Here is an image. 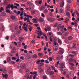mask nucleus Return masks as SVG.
<instances>
[{"instance_id": "nucleus-1", "label": "nucleus", "mask_w": 79, "mask_h": 79, "mask_svg": "<svg viewBox=\"0 0 79 79\" xmlns=\"http://www.w3.org/2000/svg\"><path fill=\"white\" fill-rule=\"evenodd\" d=\"M37 29L39 30L38 31V36H41V35H43V32L41 31V29H40V27H37Z\"/></svg>"}, {"instance_id": "nucleus-2", "label": "nucleus", "mask_w": 79, "mask_h": 79, "mask_svg": "<svg viewBox=\"0 0 79 79\" xmlns=\"http://www.w3.org/2000/svg\"><path fill=\"white\" fill-rule=\"evenodd\" d=\"M0 71H1V72L3 71V73H6V70L5 67H3L2 69H0Z\"/></svg>"}, {"instance_id": "nucleus-3", "label": "nucleus", "mask_w": 79, "mask_h": 79, "mask_svg": "<svg viewBox=\"0 0 79 79\" xmlns=\"http://www.w3.org/2000/svg\"><path fill=\"white\" fill-rule=\"evenodd\" d=\"M32 20L34 21V23H37L38 21H39V19L37 18H33L32 19Z\"/></svg>"}, {"instance_id": "nucleus-4", "label": "nucleus", "mask_w": 79, "mask_h": 79, "mask_svg": "<svg viewBox=\"0 0 79 79\" xmlns=\"http://www.w3.org/2000/svg\"><path fill=\"white\" fill-rule=\"evenodd\" d=\"M60 49L58 53H59V54H63V52H64V50L61 48H60Z\"/></svg>"}, {"instance_id": "nucleus-5", "label": "nucleus", "mask_w": 79, "mask_h": 79, "mask_svg": "<svg viewBox=\"0 0 79 79\" xmlns=\"http://www.w3.org/2000/svg\"><path fill=\"white\" fill-rule=\"evenodd\" d=\"M64 68V65L63 64L60 66V71H63V68Z\"/></svg>"}, {"instance_id": "nucleus-6", "label": "nucleus", "mask_w": 79, "mask_h": 79, "mask_svg": "<svg viewBox=\"0 0 79 79\" xmlns=\"http://www.w3.org/2000/svg\"><path fill=\"white\" fill-rule=\"evenodd\" d=\"M2 77H5V79H6L7 77H8V74H6L5 75H4L3 73H2Z\"/></svg>"}, {"instance_id": "nucleus-7", "label": "nucleus", "mask_w": 79, "mask_h": 79, "mask_svg": "<svg viewBox=\"0 0 79 79\" xmlns=\"http://www.w3.org/2000/svg\"><path fill=\"white\" fill-rule=\"evenodd\" d=\"M14 12L15 13H16L17 15H19L21 13V12H20V11H18L16 10L14 11Z\"/></svg>"}, {"instance_id": "nucleus-8", "label": "nucleus", "mask_w": 79, "mask_h": 79, "mask_svg": "<svg viewBox=\"0 0 79 79\" xmlns=\"http://www.w3.org/2000/svg\"><path fill=\"white\" fill-rule=\"evenodd\" d=\"M29 74H30L29 73L26 74L25 75V77L27 78V79H29Z\"/></svg>"}, {"instance_id": "nucleus-9", "label": "nucleus", "mask_w": 79, "mask_h": 79, "mask_svg": "<svg viewBox=\"0 0 79 79\" xmlns=\"http://www.w3.org/2000/svg\"><path fill=\"white\" fill-rule=\"evenodd\" d=\"M64 25H62V26L60 27V29H61V31H64ZM62 33H64V31L62 32Z\"/></svg>"}, {"instance_id": "nucleus-10", "label": "nucleus", "mask_w": 79, "mask_h": 79, "mask_svg": "<svg viewBox=\"0 0 79 79\" xmlns=\"http://www.w3.org/2000/svg\"><path fill=\"white\" fill-rule=\"evenodd\" d=\"M39 72L40 73H42L43 72H44V69H43L41 68H39Z\"/></svg>"}, {"instance_id": "nucleus-11", "label": "nucleus", "mask_w": 79, "mask_h": 79, "mask_svg": "<svg viewBox=\"0 0 79 79\" xmlns=\"http://www.w3.org/2000/svg\"><path fill=\"white\" fill-rule=\"evenodd\" d=\"M64 2L63 1L61 2V3H60V6H61V7H63V6H64Z\"/></svg>"}, {"instance_id": "nucleus-12", "label": "nucleus", "mask_w": 79, "mask_h": 79, "mask_svg": "<svg viewBox=\"0 0 79 79\" xmlns=\"http://www.w3.org/2000/svg\"><path fill=\"white\" fill-rule=\"evenodd\" d=\"M68 39L69 40H71L73 39V37L72 36H70L68 37Z\"/></svg>"}, {"instance_id": "nucleus-13", "label": "nucleus", "mask_w": 79, "mask_h": 79, "mask_svg": "<svg viewBox=\"0 0 79 79\" xmlns=\"http://www.w3.org/2000/svg\"><path fill=\"white\" fill-rule=\"evenodd\" d=\"M66 15L67 17H70V16H71V15L70 14V13H69L68 12H67L66 13Z\"/></svg>"}, {"instance_id": "nucleus-14", "label": "nucleus", "mask_w": 79, "mask_h": 79, "mask_svg": "<svg viewBox=\"0 0 79 79\" xmlns=\"http://www.w3.org/2000/svg\"><path fill=\"white\" fill-rule=\"evenodd\" d=\"M32 57L34 59H36L37 58V56L36 54H34L33 55Z\"/></svg>"}, {"instance_id": "nucleus-15", "label": "nucleus", "mask_w": 79, "mask_h": 79, "mask_svg": "<svg viewBox=\"0 0 79 79\" xmlns=\"http://www.w3.org/2000/svg\"><path fill=\"white\" fill-rule=\"evenodd\" d=\"M1 15L2 16H5L6 15V14L4 12H2L1 13Z\"/></svg>"}, {"instance_id": "nucleus-16", "label": "nucleus", "mask_w": 79, "mask_h": 79, "mask_svg": "<svg viewBox=\"0 0 79 79\" xmlns=\"http://www.w3.org/2000/svg\"><path fill=\"white\" fill-rule=\"evenodd\" d=\"M10 7H11V5L10 4H8L7 5V6H6V10L7 9H10Z\"/></svg>"}, {"instance_id": "nucleus-17", "label": "nucleus", "mask_w": 79, "mask_h": 79, "mask_svg": "<svg viewBox=\"0 0 79 79\" xmlns=\"http://www.w3.org/2000/svg\"><path fill=\"white\" fill-rule=\"evenodd\" d=\"M44 21V19L43 18L40 17V23H42V22H43Z\"/></svg>"}, {"instance_id": "nucleus-18", "label": "nucleus", "mask_w": 79, "mask_h": 79, "mask_svg": "<svg viewBox=\"0 0 79 79\" xmlns=\"http://www.w3.org/2000/svg\"><path fill=\"white\" fill-rule=\"evenodd\" d=\"M27 5H28V6H31V5H32V3L30 2H28L27 3Z\"/></svg>"}, {"instance_id": "nucleus-19", "label": "nucleus", "mask_w": 79, "mask_h": 79, "mask_svg": "<svg viewBox=\"0 0 79 79\" xmlns=\"http://www.w3.org/2000/svg\"><path fill=\"white\" fill-rule=\"evenodd\" d=\"M73 48H76V43H74L73 44Z\"/></svg>"}, {"instance_id": "nucleus-20", "label": "nucleus", "mask_w": 79, "mask_h": 79, "mask_svg": "<svg viewBox=\"0 0 79 79\" xmlns=\"http://www.w3.org/2000/svg\"><path fill=\"white\" fill-rule=\"evenodd\" d=\"M41 9L42 10H45V6H42L41 7Z\"/></svg>"}, {"instance_id": "nucleus-21", "label": "nucleus", "mask_w": 79, "mask_h": 79, "mask_svg": "<svg viewBox=\"0 0 79 79\" xmlns=\"http://www.w3.org/2000/svg\"><path fill=\"white\" fill-rule=\"evenodd\" d=\"M31 13L32 15H35V11L32 10L31 11Z\"/></svg>"}, {"instance_id": "nucleus-22", "label": "nucleus", "mask_w": 79, "mask_h": 79, "mask_svg": "<svg viewBox=\"0 0 79 79\" xmlns=\"http://www.w3.org/2000/svg\"><path fill=\"white\" fill-rule=\"evenodd\" d=\"M3 11H4V9L3 7H1L0 9V13H2Z\"/></svg>"}, {"instance_id": "nucleus-23", "label": "nucleus", "mask_w": 79, "mask_h": 79, "mask_svg": "<svg viewBox=\"0 0 79 79\" xmlns=\"http://www.w3.org/2000/svg\"><path fill=\"white\" fill-rule=\"evenodd\" d=\"M11 52L12 53H16V50L15 49H12Z\"/></svg>"}, {"instance_id": "nucleus-24", "label": "nucleus", "mask_w": 79, "mask_h": 79, "mask_svg": "<svg viewBox=\"0 0 79 79\" xmlns=\"http://www.w3.org/2000/svg\"><path fill=\"white\" fill-rule=\"evenodd\" d=\"M7 62H10L11 61V58L10 57H9L7 58Z\"/></svg>"}, {"instance_id": "nucleus-25", "label": "nucleus", "mask_w": 79, "mask_h": 79, "mask_svg": "<svg viewBox=\"0 0 79 79\" xmlns=\"http://www.w3.org/2000/svg\"><path fill=\"white\" fill-rule=\"evenodd\" d=\"M30 74L34 75V74H37V72H30Z\"/></svg>"}, {"instance_id": "nucleus-26", "label": "nucleus", "mask_w": 79, "mask_h": 79, "mask_svg": "<svg viewBox=\"0 0 79 79\" xmlns=\"http://www.w3.org/2000/svg\"><path fill=\"white\" fill-rule=\"evenodd\" d=\"M26 68V65L25 64H23L22 65V69H24V68Z\"/></svg>"}, {"instance_id": "nucleus-27", "label": "nucleus", "mask_w": 79, "mask_h": 79, "mask_svg": "<svg viewBox=\"0 0 79 79\" xmlns=\"http://www.w3.org/2000/svg\"><path fill=\"white\" fill-rule=\"evenodd\" d=\"M9 1V0H5L3 4V5H6V3H8Z\"/></svg>"}, {"instance_id": "nucleus-28", "label": "nucleus", "mask_w": 79, "mask_h": 79, "mask_svg": "<svg viewBox=\"0 0 79 79\" xmlns=\"http://www.w3.org/2000/svg\"><path fill=\"white\" fill-rule=\"evenodd\" d=\"M19 41H21L22 40H24V38H23V37H20L19 38Z\"/></svg>"}, {"instance_id": "nucleus-29", "label": "nucleus", "mask_w": 79, "mask_h": 79, "mask_svg": "<svg viewBox=\"0 0 79 79\" xmlns=\"http://www.w3.org/2000/svg\"><path fill=\"white\" fill-rule=\"evenodd\" d=\"M23 29L25 31H27V27H22Z\"/></svg>"}, {"instance_id": "nucleus-30", "label": "nucleus", "mask_w": 79, "mask_h": 79, "mask_svg": "<svg viewBox=\"0 0 79 79\" xmlns=\"http://www.w3.org/2000/svg\"><path fill=\"white\" fill-rule=\"evenodd\" d=\"M44 13H45V14H47V13H48V10L47 9H45L44 10Z\"/></svg>"}, {"instance_id": "nucleus-31", "label": "nucleus", "mask_w": 79, "mask_h": 79, "mask_svg": "<svg viewBox=\"0 0 79 79\" xmlns=\"http://www.w3.org/2000/svg\"><path fill=\"white\" fill-rule=\"evenodd\" d=\"M51 71V67H49L48 68L47 71L48 72H50Z\"/></svg>"}, {"instance_id": "nucleus-32", "label": "nucleus", "mask_w": 79, "mask_h": 79, "mask_svg": "<svg viewBox=\"0 0 79 79\" xmlns=\"http://www.w3.org/2000/svg\"><path fill=\"white\" fill-rule=\"evenodd\" d=\"M10 18H11L12 19H15V16L12 15L10 16Z\"/></svg>"}, {"instance_id": "nucleus-33", "label": "nucleus", "mask_w": 79, "mask_h": 79, "mask_svg": "<svg viewBox=\"0 0 79 79\" xmlns=\"http://www.w3.org/2000/svg\"><path fill=\"white\" fill-rule=\"evenodd\" d=\"M69 19H65V21H64V23H68V22L69 21Z\"/></svg>"}, {"instance_id": "nucleus-34", "label": "nucleus", "mask_w": 79, "mask_h": 79, "mask_svg": "<svg viewBox=\"0 0 79 79\" xmlns=\"http://www.w3.org/2000/svg\"><path fill=\"white\" fill-rule=\"evenodd\" d=\"M6 11L7 12V13H10V11L9 10L6 9Z\"/></svg>"}, {"instance_id": "nucleus-35", "label": "nucleus", "mask_w": 79, "mask_h": 79, "mask_svg": "<svg viewBox=\"0 0 79 79\" xmlns=\"http://www.w3.org/2000/svg\"><path fill=\"white\" fill-rule=\"evenodd\" d=\"M61 58V56H57L56 57L57 60H60Z\"/></svg>"}, {"instance_id": "nucleus-36", "label": "nucleus", "mask_w": 79, "mask_h": 79, "mask_svg": "<svg viewBox=\"0 0 79 79\" xmlns=\"http://www.w3.org/2000/svg\"><path fill=\"white\" fill-rule=\"evenodd\" d=\"M41 61V60H39L37 61H36V64H39V63H40V62Z\"/></svg>"}, {"instance_id": "nucleus-37", "label": "nucleus", "mask_w": 79, "mask_h": 79, "mask_svg": "<svg viewBox=\"0 0 79 79\" xmlns=\"http://www.w3.org/2000/svg\"><path fill=\"white\" fill-rule=\"evenodd\" d=\"M60 12L61 13H64V11L63 10V9H60Z\"/></svg>"}, {"instance_id": "nucleus-38", "label": "nucleus", "mask_w": 79, "mask_h": 79, "mask_svg": "<svg viewBox=\"0 0 79 79\" xmlns=\"http://www.w3.org/2000/svg\"><path fill=\"white\" fill-rule=\"evenodd\" d=\"M69 56L71 57V58H73V57H74V55L72 54H70L69 55Z\"/></svg>"}, {"instance_id": "nucleus-39", "label": "nucleus", "mask_w": 79, "mask_h": 79, "mask_svg": "<svg viewBox=\"0 0 79 79\" xmlns=\"http://www.w3.org/2000/svg\"><path fill=\"white\" fill-rule=\"evenodd\" d=\"M69 62H73V59L72 58H70L69 59Z\"/></svg>"}, {"instance_id": "nucleus-40", "label": "nucleus", "mask_w": 79, "mask_h": 79, "mask_svg": "<svg viewBox=\"0 0 79 79\" xmlns=\"http://www.w3.org/2000/svg\"><path fill=\"white\" fill-rule=\"evenodd\" d=\"M53 42H56V38L55 37H54L53 38Z\"/></svg>"}, {"instance_id": "nucleus-41", "label": "nucleus", "mask_w": 79, "mask_h": 79, "mask_svg": "<svg viewBox=\"0 0 79 79\" xmlns=\"http://www.w3.org/2000/svg\"><path fill=\"white\" fill-rule=\"evenodd\" d=\"M38 55L39 56H43V54L42 53H39L38 54Z\"/></svg>"}, {"instance_id": "nucleus-42", "label": "nucleus", "mask_w": 79, "mask_h": 79, "mask_svg": "<svg viewBox=\"0 0 79 79\" xmlns=\"http://www.w3.org/2000/svg\"><path fill=\"white\" fill-rule=\"evenodd\" d=\"M49 74L50 75H53V74H54V72L53 71H51L49 73Z\"/></svg>"}, {"instance_id": "nucleus-43", "label": "nucleus", "mask_w": 79, "mask_h": 79, "mask_svg": "<svg viewBox=\"0 0 79 79\" xmlns=\"http://www.w3.org/2000/svg\"><path fill=\"white\" fill-rule=\"evenodd\" d=\"M68 34H69V32H67L65 33L64 35L65 36H68Z\"/></svg>"}, {"instance_id": "nucleus-44", "label": "nucleus", "mask_w": 79, "mask_h": 79, "mask_svg": "<svg viewBox=\"0 0 79 79\" xmlns=\"http://www.w3.org/2000/svg\"><path fill=\"white\" fill-rule=\"evenodd\" d=\"M58 35H61L63 34L61 33V32H57V33Z\"/></svg>"}, {"instance_id": "nucleus-45", "label": "nucleus", "mask_w": 79, "mask_h": 79, "mask_svg": "<svg viewBox=\"0 0 79 79\" xmlns=\"http://www.w3.org/2000/svg\"><path fill=\"white\" fill-rule=\"evenodd\" d=\"M58 42L59 43V44H61V43H62V42H61V40L59 39H58Z\"/></svg>"}, {"instance_id": "nucleus-46", "label": "nucleus", "mask_w": 79, "mask_h": 79, "mask_svg": "<svg viewBox=\"0 0 79 79\" xmlns=\"http://www.w3.org/2000/svg\"><path fill=\"white\" fill-rule=\"evenodd\" d=\"M75 11H76V14L77 15V16H79V14L78 13V12H77V10H75Z\"/></svg>"}, {"instance_id": "nucleus-47", "label": "nucleus", "mask_w": 79, "mask_h": 79, "mask_svg": "<svg viewBox=\"0 0 79 79\" xmlns=\"http://www.w3.org/2000/svg\"><path fill=\"white\" fill-rule=\"evenodd\" d=\"M51 68L52 69V70H55V67L53 65L51 66Z\"/></svg>"}, {"instance_id": "nucleus-48", "label": "nucleus", "mask_w": 79, "mask_h": 79, "mask_svg": "<svg viewBox=\"0 0 79 79\" xmlns=\"http://www.w3.org/2000/svg\"><path fill=\"white\" fill-rule=\"evenodd\" d=\"M10 7L11 8V10H13V9L14 8V6H13V4H12L11 6Z\"/></svg>"}, {"instance_id": "nucleus-49", "label": "nucleus", "mask_w": 79, "mask_h": 79, "mask_svg": "<svg viewBox=\"0 0 79 79\" xmlns=\"http://www.w3.org/2000/svg\"><path fill=\"white\" fill-rule=\"evenodd\" d=\"M47 29L48 30V31H50L51 28H50V27H47Z\"/></svg>"}, {"instance_id": "nucleus-50", "label": "nucleus", "mask_w": 79, "mask_h": 79, "mask_svg": "<svg viewBox=\"0 0 79 79\" xmlns=\"http://www.w3.org/2000/svg\"><path fill=\"white\" fill-rule=\"evenodd\" d=\"M53 56H52V57H49V61H52L53 60Z\"/></svg>"}, {"instance_id": "nucleus-51", "label": "nucleus", "mask_w": 79, "mask_h": 79, "mask_svg": "<svg viewBox=\"0 0 79 79\" xmlns=\"http://www.w3.org/2000/svg\"><path fill=\"white\" fill-rule=\"evenodd\" d=\"M15 5H16L17 6H19V4H18L17 3H14Z\"/></svg>"}, {"instance_id": "nucleus-52", "label": "nucleus", "mask_w": 79, "mask_h": 79, "mask_svg": "<svg viewBox=\"0 0 79 79\" xmlns=\"http://www.w3.org/2000/svg\"><path fill=\"white\" fill-rule=\"evenodd\" d=\"M72 53L73 54H74V55H77V53H76V52L74 51H73L72 52Z\"/></svg>"}, {"instance_id": "nucleus-53", "label": "nucleus", "mask_w": 79, "mask_h": 79, "mask_svg": "<svg viewBox=\"0 0 79 79\" xmlns=\"http://www.w3.org/2000/svg\"><path fill=\"white\" fill-rule=\"evenodd\" d=\"M69 64L71 66H74V64H73V63H69Z\"/></svg>"}, {"instance_id": "nucleus-54", "label": "nucleus", "mask_w": 79, "mask_h": 79, "mask_svg": "<svg viewBox=\"0 0 79 79\" xmlns=\"http://www.w3.org/2000/svg\"><path fill=\"white\" fill-rule=\"evenodd\" d=\"M15 30H18V26L16 25L15 27Z\"/></svg>"}, {"instance_id": "nucleus-55", "label": "nucleus", "mask_w": 79, "mask_h": 79, "mask_svg": "<svg viewBox=\"0 0 79 79\" xmlns=\"http://www.w3.org/2000/svg\"><path fill=\"white\" fill-rule=\"evenodd\" d=\"M77 20H76L74 21V25L77 24Z\"/></svg>"}, {"instance_id": "nucleus-56", "label": "nucleus", "mask_w": 79, "mask_h": 79, "mask_svg": "<svg viewBox=\"0 0 79 79\" xmlns=\"http://www.w3.org/2000/svg\"><path fill=\"white\" fill-rule=\"evenodd\" d=\"M20 58L23 60H24V58L23 56H21L20 57Z\"/></svg>"}, {"instance_id": "nucleus-57", "label": "nucleus", "mask_w": 79, "mask_h": 79, "mask_svg": "<svg viewBox=\"0 0 79 79\" xmlns=\"http://www.w3.org/2000/svg\"><path fill=\"white\" fill-rule=\"evenodd\" d=\"M37 76V74H35V75L33 77V79H35V77Z\"/></svg>"}, {"instance_id": "nucleus-58", "label": "nucleus", "mask_w": 79, "mask_h": 79, "mask_svg": "<svg viewBox=\"0 0 79 79\" xmlns=\"http://www.w3.org/2000/svg\"><path fill=\"white\" fill-rule=\"evenodd\" d=\"M28 19H29V18H27L26 17H25L24 19V21H27Z\"/></svg>"}, {"instance_id": "nucleus-59", "label": "nucleus", "mask_w": 79, "mask_h": 79, "mask_svg": "<svg viewBox=\"0 0 79 79\" xmlns=\"http://www.w3.org/2000/svg\"><path fill=\"white\" fill-rule=\"evenodd\" d=\"M50 20L51 21H52V22L54 21H55V19L51 18Z\"/></svg>"}, {"instance_id": "nucleus-60", "label": "nucleus", "mask_w": 79, "mask_h": 79, "mask_svg": "<svg viewBox=\"0 0 79 79\" xmlns=\"http://www.w3.org/2000/svg\"><path fill=\"white\" fill-rule=\"evenodd\" d=\"M58 23H56L54 24V26L55 27H56L58 26Z\"/></svg>"}, {"instance_id": "nucleus-61", "label": "nucleus", "mask_w": 79, "mask_h": 79, "mask_svg": "<svg viewBox=\"0 0 79 79\" xmlns=\"http://www.w3.org/2000/svg\"><path fill=\"white\" fill-rule=\"evenodd\" d=\"M32 27H31L30 26V28H29V30L30 31H32Z\"/></svg>"}, {"instance_id": "nucleus-62", "label": "nucleus", "mask_w": 79, "mask_h": 79, "mask_svg": "<svg viewBox=\"0 0 79 79\" xmlns=\"http://www.w3.org/2000/svg\"><path fill=\"white\" fill-rule=\"evenodd\" d=\"M39 4L40 5H41V3H42V0L39 1Z\"/></svg>"}, {"instance_id": "nucleus-63", "label": "nucleus", "mask_w": 79, "mask_h": 79, "mask_svg": "<svg viewBox=\"0 0 79 79\" xmlns=\"http://www.w3.org/2000/svg\"><path fill=\"white\" fill-rule=\"evenodd\" d=\"M66 74V73L65 71L63 72V75H65Z\"/></svg>"}, {"instance_id": "nucleus-64", "label": "nucleus", "mask_w": 79, "mask_h": 79, "mask_svg": "<svg viewBox=\"0 0 79 79\" xmlns=\"http://www.w3.org/2000/svg\"><path fill=\"white\" fill-rule=\"evenodd\" d=\"M43 78L44 79H47V77L46 76H44L43 77Z\"/></svg>"}]
</instances>
